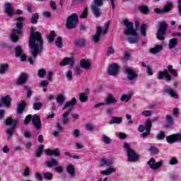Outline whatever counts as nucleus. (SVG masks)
I'll use <instances>...</instances> for the list:
<instances>
[{
	"label": "nucleus",
	"instance_id": "nucleus-54",
	"mask_svg": "<svg viewBox=\"0 0 181 181\" xmlns=\"http://www.w3.org/2000/svg\"><path fill=\"white\" fill-rule=\"evenodd\" d=\"M33 116L32 115H28L24 119L25 125H29L30 124V121H32Z\"/></svg>",
	"mask_w": 181,
	"mask_h": 181
},
{
	"label": "nucleus",
	"instance_id": "nucleus-44",
	"mask_svg": "<svg viewBox=\"0 0 181 181\" xmlns=\"http://www.w3.org/2000/svg\"><path fill=\"white\" fill-rule=\"evenodd\" d=\"M15 53H16V57H19L22 56V54H23V50L22 49V46L17 45L15 47Z\"/></svg>",
	"mask_w": 181,
	"mask_h": 181
},
{
	"label": "nucleus",
	"instance_id": "nucleus-60",
	"mask_svg": "<svg viewBox=\"0 0 181 181\" xmlns=\"http://www.w3.org/2000/svg\"><path fill=\"white\" fill-rule=\"evenodd\" d=\"M29 175H30V168H29V167H25L23 175L25 177H28V176H29Z\"/></svg>",
	"mask_w": 181,
	"mask_h": 181
},
{
	"label": "nucleus",
	"instance_id": "nucleus-9",
	"mask_svg": "<svg viewBox=\"0 0 181 181\" xmlns=\"http://www.w3.org/2000/svg\"><path fill=\"white\" fill-rule=\"evenodd\" d=\"M168 23L166 22H160L158 25L156 37L158 40H165V35L168 32Z\"/></svg>",
	"mask_w": 181,
	"mask_h": 181
},
{
	"label": "nucleus",
	"instance_id": "nucleus-30",
	"mask_svg": "<svg viewBox=\"0 0 181 181\" xmlns=\"http://www.w3.org/2000/svg\"><path fill=\"white\" fill-rule=\"evenodd\" d=\"M166 123L164 124L165 128H172L173 125V117L169 115H165Z\"/></svg>",
	"mask_w": 181,
	"mask_h": 181
},
{
	"label": "nucleus",
	"instance_id": "nucleus-46",
	"mask_svg": "<svg viewBox=\"0 0 181 181\" xmlns=\"http://www.w3.org/2000/svg\"><path fill=\"white\" fill-rule=\"evenodd\" d=\"M79 101H81V103H87V101H88V96L86 93H79Z\"/></svg>",
	"mask_w": 181,
	"mask_h": 181
},
{
	"label": "nucleus",
	"instance_id": "nucleus-58",
	"mask_svg": "<svg viewBox=\"0 0 181 181\" xmlns=\"http://www.w3.org/2000/svg\"><path fill=\"white\" fill-rule=\"evenodd\" d=\"M24 90H27V98H30V96L32 95V90H30V88H29V86H24Z\"/></svg>",
	"mask_w": 181,
	"mask_h": 181
},
{
	"label": "nucleus",
	"instance_id": "nucleus-26",
	"mask_svg": "<svg viewBox=\"0 0 181 181\" xmlns=\"http://www.w3.org/2000/svg\"><path fill=\"white\" fill-rule=\"evenodd\" d=\"M66 172L70 175V177H76V168L73 164H69L66 167Z\"/></svg>",
	"mask_w": 181,
	"mask_h": 181
},
{
	"label": "nucleus",
	"instance_id": "nucleus-55",
	"mask_svg": "<svg viewBox=\"0 0 181 181\" xmlns=\"http://www.w3.org/2000/svg\"><path fill=\"white\" fill-rule=\"evenodd\" d=\"M44 179H45V180H52V179H53V173H45Z\"/></svg>",
	"mask_w": 181,
	"mask_h": 181
},
{
	"label": "nucleus",
	"instance_id": "nucleus-63",
	"mask_svg": "<svg viewBox=\"0 0 181 181\" xmlns=\"http://www.w3.org/2000/svg\"><path fill=\"white\" fill-rule=\"evenodd\" d=\"M115 53V49L112 47H109L107 48V56H111V54H114Z\"/></svg>",
	"mask_w": 181,
	"mask_h": 181
},
{
	"label": "nucleus",
	"instance_id": "nucleus-34",
	"mask_svg": "<svg viewBox=\"0 0 181 181\" xmlns=\"http://www.w3.org/2000/svg\"><path fill=\"white\" fill-rule=\"evenodd\" d=\"M122 122V117L113 116L110 120L109 124L110 125H112V124H119Z\"/></svg>",
	"mask_w": 181,
	"mask_h": 181
},
{
	"label": "nucleus",
	"instance_id": "nucleus-61",
	"mask_svg": "<svg viewBox=\"0 0 181 181\" xmlns=\"http://www.w3.org/2000/svg\"><path fill=\"white\" fill-rule=\"evenodd\" d=\"M55 129H57L58 131L62 132L64 130V127H63L62 124H60V122H57L55 124Z\"/></svg>",
	"mask_w": 181,
	"mask_h": 181
},
{
	"label": "nucleus",
	"instance_id": "nucleus-33",
	"mask_svg": "<svg viewBox=\"0 0 181 181\" xmlns=\"http://www.w3.org/2000/svg\"><path fill=\"white\" fill-rule=\"evenodd\" d=\"M163 50V46L162 45H157L155 47H152L150 49V53L153 54H156V53H159V52H162Z\"/></svg>",
	"mask_w": 181,
	"mask_h": 181
},
{
	"label": "nucleus",
	"instance_id": "nucleus-22",
	"mask_svg": "<svg viewBox=\"0 0 181 181\" xmlns=\"http://www.w3.org/2000/svg\"><path fill=\"white\" fill-rule=\"evenodd\" d=\"M125 71L127 74V78L129 80V81H134V80L138 77V74L134 72V70L132 69L127 68L126 69Z\"/></svg>",
	"mask_w": 181,
	"mask_h": 181
},
{
	"label": "nucleus",
	"instance_id": "nucleus-62",
	"mask_svg": "<svg viewBox=\"0 0 181 181\" xmlns=\"http://www.w3.org/2000/svg\"><path fill=\"white\" fill-rule=\"evenodd\" d=\"M141 115H144V117H151V115H152V111L144 110L141 112Z\"/></svg>",
	"mask_w": 181,
	"mask_h": 181
},
{
	"label": "nucleus",
	"instance_id": "nucleus-7",
	"mask_svg": "<svg viewBox=\"0 0 181 181\" xmlns=\"http://www.w3.org/2000/svg\"><path fill=\"white\" fill-rule=\"evenodd\" d=\"M151 129H152V120L148 119L144 124H140L138 127L139 132H144L146 130V132L141 134L143 138H148L151 135Z\"/></svg>",
	"mask_w": 181,
	"mask_h": 181
},
{
	"label": "nucleus",
	"instance_id": "nucleus-52",
	"mask_svg": "<svg viewBox=\"0 0 181 181\" xmlns=\"http://www.w3.org/2000/svg\"><path fill=\"white\" fill-rule=\"evenodd\" d=\"M42 107H43V103H35L33 105V108L35 111H39Z\"/></svg>",
	"mask_w": 181,
	"mask_h": 181
},
{
	"label": "nucleus",
	"instance_id": "nucleus-49",
	"mask_svg": "<svg viewBox=\"0 0 181 181\" xmlns=\"http://www.w3.org/2000/svg\"><path fill=\"white\" fill-rule=\"evenodd\" d=\"M37 76L40 78H43L46 76V69H40L37 71Z\"/></svg>",
	"mask_w": 181,
	"mask_h": 181
},
{
	"label": "nucleus",
	"instance_id": "nucleus-56",
	"mask_svg": "<svg viewBox=\"0 0 181 181\" xmlns=\"http://www.w3.org/2000/svg\"><path fill=\"white\" fill-rule=\"evenodd\" d=\"M74 71L75 74L80 76L81 74V68H80V66L77 65L76 66H74Z\"/></svg>",
	"mask_w": 181,
	"mask_h": 181
},
{
	"label": "nucleus",
	"instance_id": "nucleus-19",
	"mask_svg": "<svg viewBox=\"0 0 181 181\" xmlns=\"http://www.w3.org/2000/svg\"><path fill=\"white\" fill-rule=\"evenodd\" d=\"M164 90L165 93L168 94L170 97H171V98H174L175 100H177V98H179V95L176 93V91H175L173 88H170V86H165L164 88Z\"/></svg>",
	"mask_w": 181,
	"mask_h": 181
},
{
	"label": "nucleus",
	"instance_id": "nucleus-6",
	"mask_svg": "<svg viewBox=\"0 0 181 181\" xmlns=\"http://www.w3.org/2000/svg\"><path fill=\"white\" fill-rule=\"evenodd\" d=\"M124 148L127 153V158L129 162H136L137 160H139V155L136 153L132 148H131V146H129V144L127 142L124 143Z\"/></svg>",
	"mask_w": 181,
	"mask_h": 181
},
{
	"label": "nucleus",
	"instance_id": "nucleus-23",
	"mask_svg": "<svg viewBox=\"0 0 181 181\" xmlns=\"http://www.w3.org/2000/svg\"><path fill=\"white\" fill-rule=\"evenodd\" d=\"M26 107H28V104L25 100H22L17 105V107L16 109L17 114H23Z\"/></svg>",
	"mask_w": 181,
	"mask_h": 181
},
{
	"label": "nucleus",
	"instance_id": "nucleus-12",
	"mask_svg": "<svg viewBox=\"0 0 181 181\" xmlns=\"http://www.w3.org/2000/svg\"><path fill=\"white\" fill-rule=\"evenodd\" d=\"M163 164L162 160H160L158 162H156V160L155 158H151L150 160L147 162V165L150 166V168L153 170H158L159 168L162 167V165Z\"/></svg>",
	"mask_w": 181,
	"mask_h": 181
},
{
	"label": "nucleus",
	"instance_id": "nucleus-31",
	"mask_svg": "<svg viewBox=\"0 0 181 181\" xmlns=\"http://www.w3.org/2000/svg\"><path fill=\"white\" fill-rule=\"evenodd\" d=\"M45 168H53V166H57L59 165V163L57 161L55 158H52L51 160H47L45 163Z\"/></svg>",
	"mask_w": 181,
	"mask_h": 181
},
{
	"label": "nucleus",
	"instance_id": "nucleus-15",
	"mask_svg": "<svg viewBox=\"0 0 181 181\" xmlns=\"http://www.w3.org/2000/svg\"><path fill=\"white\" fill-rule=\"evenodd\" d=\"M166 141L168 144H175V142L181 141V134H174L167 136Z\"/></svg>",
	"mask_w": 181,
	"mask_h": 181
},
{
	"label": "nucleus",
	"instance_id": "nucleus-25",
	"mask_svg": "<svg viewBox=\"0 0 181 181\" xmlns=\"http://www.w3.org/2000/svg\"><path fill=\"white\" fill-rule=\"evenodd\" d=\"M80 66L81 69H84V70H88L91 69V62L87 61L86 59H82L80 62Z\"/></svg>",
	"mask_w": 181,
	"mask_h": 181
},
{
	"label": "nucleus",
	"instance_id": "nucleus-35",
	"mask_svg": "<svg viewBox=\"0 0 181 181\" xmlns=\"http://www.w3.org/2000/svg\"><path fill=\"white\" fill-rule=\"evenodd\" d=\"M9 70V64L7 63L0 64V74H5Z\"/></svg>",
	"mask_w": 181,
	"mask_h": 181
},
{
	"label": "nucleus",
	"instance_id": "nucleus-41",
	"mask_svg": "<svg viewBox=\"0 0 181 181\" xmlns=\"http://www.w3.org/2000/svg\"><path fill=\"white\" fill-rule=\"evenodd\" d=\"M148 26L146 25V23H142L140 27V33L141 36H146V29Z\"/></svg>",
	"mask_w": 181,
	"mask_h": 181
},
{
	"label": "nucleus",
	"instance_id": "nucleus-13",
	"mask_svg": "<svg viewBox=\"0 0 181 181\" xmlns=\"http://www.w3.org/2000/svg\"><path fill=\"white\" fill-rule=\"evenodd\" d=\"M74 64H76V60L73 57H66L59 63V66H70V67H74Z\"/></svg>",
	"mask_w": 181,
	"mask_h": 181
},
{
	"label": "nucleus",
	"instance_id": "nucleus-53",
	"mask_svg": "<svg viewBox=\"0 0 181 181\" xmlns=\"http://www.w3.org/2000/svg\"><path fill=\"white\" fill-rule=\"evenodd\" d=\"M165 136H166V134H165L164 132L160 131L157 134L156 139H158V141H162V139H163V138H165Z\"/></svg>",
	"mask_w": 181,
	"mask_h": 181
},
{
	"label": "nucleus",
	"instance_id": "nucleus-3",
	"mask_svg": "<svg viewBox=\"0 0 181 181\" xmlns=\"http://www.w3.org/2000/svg\"><path fill=\"white\" fill-rule=\"evenodd\" d=\"M169 73L175 77H177V76H179L177 71L173 69V66L169 65L168 66V69H165L164 71H160L158 73V80H163V78H165L166 81H170L172 80V76H170Z\"/></svg>",
	"mask_w": 181,
	"mask_h": 181
},
{
	"label": "nucleus",
	"instance_id": "nucleus-14",
	"mask_svg": "<svg viewBox=\"0 0 181 181\" xmlns=\"http://www.w3.org/2000/svg\"><path fill=\"white\" fill-rule=\"evenodd\" d=\"M173 5L172 3H168L167 5H165L162 9L159 8H156L154 9L155 13H158L159 15L162 13H168V12H170V9H172Z\"/></svg>",
	"mask_w": 181,
	"mask_h": 181
},
{
	"label": "nucleus",
	"instance_id": "nucleus-39",
	"mask_svg": "<svg viewBox=\"0 0 181 181\" xmlns=\"http://www.w3.org/2000/svg\"><path fill=\"white\" fill-rule=\"evenodd\" d=\"M117 170L114 168H110L105 170L100 171L101 175H105V176H108V175H111V173H114Z\"/></svg>",
	"mask_w": 181,
	"mask_h": 181
},
{
	"label": "nucleus",
	"instance_id": "nucleus-51",
	"mask_svg": "<svg viewBox=\"0 0 181 181\" xmlns=\"http://www.w3.org/2000/svg\"><path fill=\"white\" fill-rule=\"evenodd\" d=\"M131 98H132V95L131 94H129V95H123L120 98V100L122 101H124V103H128V101H129V100H131Z\"/></svg>",
	"mask_w": 181,
	"mask_h": 181
},
{
	"label": "nucleus",
	"instance_id": "nucleus-59",
	"mask_svg": "<svg viewBox=\"0 0 181 181\" xmlns=\"http://www.w3.org/2000/svg\"><path fill=\"white\" fill-rule=\"evenodd\" d=\"M11 39L12 40V42H18V40H19V36L16 35V33H13L11 35Z\"/></svg>",
	"mask_w": 181,
	"mask_h": 181
},
{
	"label": "nucleus",
	"instance_id": "nucleus-29",
	"mask_svg": "<svg viewBox=\"0 0 181 181\" xmlns=\"http://www.w3.org/2000/svg\"><path fill=\"white\" fill-rule=\"evenodd\" d=\"M75 46L76 47H84L87 45V40L85 38H79L74 42Z\"/></svg>",
	"mask_w": 181,
	"mask_h": 181
},
{
	"label": "nucleus",
	"instance_id": "nucleus-11",
	"mask_svg": "<svg viewBox=\"0 0 181 181\" xmlns=\"http://www.w3.org/2000/svg\"><path fill=\"white\" fill-rule=\"evenodd\" d=\"M118 73H119V65L117 63H113L110 64L107 69V74L109 76H118Z\"/></svg>",
	"mask_w": 181,
	"mask_h": 181
},
{
	"label": "nucleus",
	"instance_id": "nucleus-47",
	"mask_svg": "<svg viewBox=\"0 0 181 181\" xmlns=\"http://www.w3.org/2000/svg\"><path fill=\"white\" fill-rule=\"evenodd\" d=\"M139 9L141 13H144V15H146L149 13V7L147 6H140L139 7Z\"/></svg>",
	"mask_w": 181,
	"mask_h": 181
},
{
	"label": "nucleus",
	"instance_id": "nucleus-64",
	"mask_svg": "<svg viewBox=\"0 0 181 181\" xmlns=\"http://www.w3.org/2000/svg\"><path fill=\"white\" fill-rule=\"evenodd\" d=\"M54 171L57 173H63V167L62 166H57L54 168Z\"/></svg>",
	"mask_w": 181,
	"mask_h": 181
},
{
	"label": "nucleus",
	"instance_id": "nucleus-17",
	"mask_svg": "<svg viewBox=\"0 0 181 181\" xmlns=\"http://www.w3.org/2000/svg\"><path fill=\"white\" fill-rule=\"evenodd\" d=\"M28 78H29V76L28 74L25 72H22L17 79L16 84L17 86H23L28 81Z\"/></svg>",
	"mask_w": 181,
	"mask_h": 181
},
{
	"label": "nucleus",
	"instance_id": "nucleus-48",
	"mask_svg": "<svg viewBox=\"0 0 181 181\" xmlns=\"http://www.w3.org/2000/svg\"><path fill=\"white\" fill-rule=\"evenodd\" d=\"M55 45L57 47H59V49H62L63 47V39L62 37H58L55 41Z\"/></svg>",
	"mask_w": 181,
	"mask_h": 181
},
{
	"label": "nucleus",
	"instance_id": "nucleus-42",
	"mask_svg": "<svg viewBox=\"0 0 181 181\" xmlns=\"http://www.w3.org/2000/svg\"><path fill=\"white\" fill-rule=\"evenodd\" d=\"M148 151L151 155H158L159 153V148L155 146H151Z\"/></svg>",
	"mask_w": 181,
	"mask_h": 181
},
{
	"label": "nucleus",
	"instance_id": "nucleus-45",
	"mask_svg": "<svg viewBox=\"0 0 181 181\" xmlns=\"http://www.w3.org/2000/svg\"><path fill=\"white\" fill-rule=\"evenodd\" d=\"M66 100V98L64 97V95L63 94H59L57 96L56 101L58 104H60L62 105V104H64V101Z\"/></svg>",
	"mask_w": 181,
	"mask_h": 181
},
{
	"label": "nucleus",
	"instance_id": "nucleus-32",
	"mask_svg": "<svg viewBox=\"0 0 181 181\" xmlns=\"http://www.w3.org/2000/svg\"><path fill=\"white\" fill-rule=\"evenodd\" d=\"M117 103V100L114 98L112 94H109L105 99V105H108L109 104H115Z\"/></svg>",
	"mask_w": 181,
	"mask_h": 181
},
{
	"label": "nucleus",
	"instance_id": "nucleus-8",
	"mask_svg": "<svg viewBox=\"0 0 181 181\" xmlns=\"http://www.w3.org/2000/svg\"><path fill=\"white\" fill-rule=\"evenodd\" d=\"M78 25V16L77 13H74L71 14V16H68L66 23V28H68L69 30L71 29H76L77 25Z\"/></svg>",
	"mask_w": 181,
	"mask_h": 181
},
{
	"label": "nucleus",
	"instance_id": "nucleus-1",
	"mask_svg": "<svg viewBox=\"0 0 181 181\" xmlns=\"http://www.w3.org/2000/svg\"><path fill=\"white\" fill-rule=\"evenodd\" d=\"M28 46L31 49V54L34 59L37 57L39 53L43 52V39L39 31H35V28L31 27Z\"/></svg>",
	"mask_w": 181,
	"mask_h": 181
},
{
	"label": "nucleus",
	"instance_id": "nucleus-36",
	"mask_svg": "<svg viewBox=\"0 0 181 181\" xmlns=\"http://www.w3.org/2000/svg\"><path fill=\"white\" fill-rule=\"evenodd\" d=\"M57 35H56V32L54 30H52L49 33V35H47V40L49 43H52V42H54V39H56Z\"/></svg>",
	"mask_w": 181,
	"mask_h": 181
},
{
	"label": "nucleus",
	"instance_id": "nucleus-10",
	"mask_svg": "<svg viewBox=\"0 0 181 181\" xmlns=\"http://www.w3.org/2000/svg\"><path fill=\"white\" fill-rule=\"evenodd\" d=\"M16 21L18 22L16 23L17 29H13V33H16V35H21L22 33V30L23 29V22L25 21V18L18 17L16 18Z\"/></svg>",
	"mask_w": 181,
	"mask_h": 181
},
{
	"label": "nucleus",
	"instance_id": "nucleus-18",
	"mask_svg": "<svg viewBox=\"0 0 181 181\" xmlns=\"http://www.w3.org/2000/svg\"><path fill=\"white\" fill-rule=\"evenodd\" d=\"M45 153L46 155H48L49 156H55V158H59V156L62 155V153H60L59 148H55L54 150L47 148L45 150Z\"/></svg>",
	"mask_w": 181,
	"mask_h": 181
},
{
	"label": "nucleus",
	"instance_id": "nucleus-5",
	"mask_svg": "<svg viewBox=\"0 0 181 181\" xmlns=\"http://www.w3.org/2000/svg\"><path fill=\"white\" fill-rule=\"evenodd\" d=\"M18 123L19 121L18 119H13L11 117L6 119L4 122L6 127H11V128L6 129V134L8 136H12V135H13V132L16 130V127H18Z\"/></svg>",
	"mask_w": 181,
	"mask_h": 181
},
{
	"label": "nucleus",
	"instance_id": "nucleus-28",
	"mask_svg": "<svg viewBox=\"0 0 181 181\" xmlns=\"http://www.w3.org/2000/svg\"><path fill=\"white\" fill-rule=\"evenodd\" d=\"M5 12L8 16L12 18L13 16V8L11 5V3H6L5 4Z\"/></svg>",
	"mask_w": 181,
	"mask_h": 181
},
{
	"label": "nucleus",
	"instance_id": "nucleus-57",
	"mask_svg": "<svg viewBox=\"0 0 181 181\" xmlns=\"http://www.w3.org/2000/svg\"><path fill=\"white\" fill-rule=\"evenodd\" d=\"M102 138L105 144H107V145L111 144V139H110V137L107 136L105 134H103Z\"/></svg>",
	"mask_w": 181,
	"mask_h": 181
},
{
	"label": "nucleus",
	"instance_id": "nucleus-40",
	"mask_svg": "<svg viewBox=\"0 0 181 181\" xmlns=\"http://www.w3.org/2000/svg\"><path fill=\"white\" fill-rule=\"evenodd\" d=\"M112 163H113V162H112V160H111V159L107 160L105 158H102L100 165L101 166H111V165H112Z\"/></svg>",
	"mask_w": 181,
	"mask_h": 181
},
{
	"label": "nucleus",
	"instance_id": "nucleus-20",
	"mask_svg": "<svg viewBox=\"0 0 181 181\" xmlns=\"http://www.w3.org/2000/svg\"><path fill=\"white\" fill-rule=\"evenodd\" d=\"M71 111H73V107H69L62 114V122L64 125H67V124H69V122L70 121L69 117H70Z\"/></svg>",
	"mask_w": 181,
	"mask_h": 181
},
{
	"label": "nucleus",
	"instance_id": "nucleus-43",
	"mask_svg": "<svg viewBox=\"0 0 181 181\" xmlns=\"http://www.w3.org/2000/svg\"><path fill=\"white\" fill-rule=\"evenodd\" d=\"M37 21H39V13H35L32 14L30 23H33V25H36V23H37Z\"/></svg>",
	"mask_w": 181,
	"mask_h": 181
},
{
	"label": "nucleus",
	"instance_id": "nucleus-4",
	"mask_svg": "<svg viewBox=\"0 0 181 181\" xmlns=\"http://www.w3.org/2000/svg\"><path fill=\"white\" fill-rule=\"evenodd\" d=\"M107 0H93L90 5V11L95 18H101L103 12L101 11V6H104V1Z\"/></svg>",
	"mask_w": 181,
	"mask_h": 181
},
{
	"label": "nucleus",
	"instance_id": "nucleus-24",
	"mask_svg": "<svg viewBox=\"0 0 181 181\" xmlns=\"http://www.w3.org/2000/svg\"><path fill=\"white\" fill-rule=\"evenodd\" d=\"M103 33V28L101 27H97L96 32L95 35H93V40L94 43H98L100 42V37H101V34Z\"/></svg>",
	"mask_w": 181,
	"mask_h": 181
},
{
	"label": "nucleus",
	"instance_id": "nucleus-38",
	"mask_svg": "<svg viewBox=\"0 0 181 181\" xmlns=\"http://www.w3.org/2000/svg\"><path fill=\"white\" fill-rule=\"evenodd\" d=\"M43 149H45V146L40 145L37 147V150L35 151V157L40 158L43 153Z\"/></svg>",
	"mask_w": 181,
	"mask_h": 181
},
{
	"label": "nucleus",
	"instance_id": "nucleus-21",
	"mask_svg": "<svg viewBox=\"0 0 181 181\" xmlns=\"http://www.w3.org/2000/svg\"><path fill=\"white\" fill-rule=\"evenodd\" d=\"M11 103H12V98H11L9 95L2 97L0 101V108L2 107V104H4L5 107H11Z\"/></svg>",
	"mask_w": 181,
	"mask_h": 181
},
{
	"label": "nucleus",
	"instance_id": "nucleus-50",
	"mask_svg": "<svg viewBox=\"0 0 181 181\" xmlns=\"http://www.w3.org/2000/svg\"><path fill=\"white\" fill-rule=\"evenodd\" d=\"M88 17V8L86 7L80 16L81 19H87Z\"/></svg>",
	"mask_w": 181,
	"mask_h": 181
},
{
	"label": "nucleus",
	"instance_id": "nucleus-2",
	"mask_svg": "<svg viewBox=\"0 0 181 181\" xmlns=\"http://www.w3.org/2000/svg\"><path fill=\"white\" fill-rule=\"evenodd\" d=\"M123 25H124L127 28V30H124V35L127 36H132L134 37H129L127 38V41L130 43V45H134L135 43H138L139 42V36H138V33L136 30L134 28V23L131 21H128L127 18L123 19Z\"/></svg>",
	"mask_w": 181,
	"mask_h": 181
},
{
	"label": "nucleus",
	"instance_id": "nucleus-37",
	"mask_svg": "<svg viewBox=\"0 0 181 181\" xmlns=\"http://www.w3.org/2000/svg\"><path fill=\"white\" fill-rule=\"evenodd\" d=\"M177 43H178L177 38L174 37L173 39H170L169 41V45H168L169 49H173V48L176 47Z\"/></svg>",
	"mask_w": 181,
	"mask_h": 181
},
{
	"label": "nucleus",
	"instance_id": "nucleus-16",
	"mask_svg": "<svg viewBox=\"0 0 181 181\" xmlns=\"http://www.w3.org/2000/svg\"><path fill=\"white\" fill-rule=\"evenodd\" d=\"M32 122L37 131H39L42 128V121L40 120V117L37 115H33Z\"/></svg>",
	"mask_w": 181,
	"mask_h": 181
},
{
	"label": "nucleus",
	"instance_id": "nucleus-27",
	"mask_svg": "<svg viewBox=\"0 0 181 181\" xmlns=\"http://www.w3.org/2000/svg\"><path fill=\"white\" fill-rule=\"evenodd\" d=\"M77 104V99L76 98H72L70 101H68L65 103V105L63 106L62 110H66V108L71 107V108H73L74 105Z\"/></svg>",
	"mask_w": 181,
	"mask_h": 181
}]
</instances>
